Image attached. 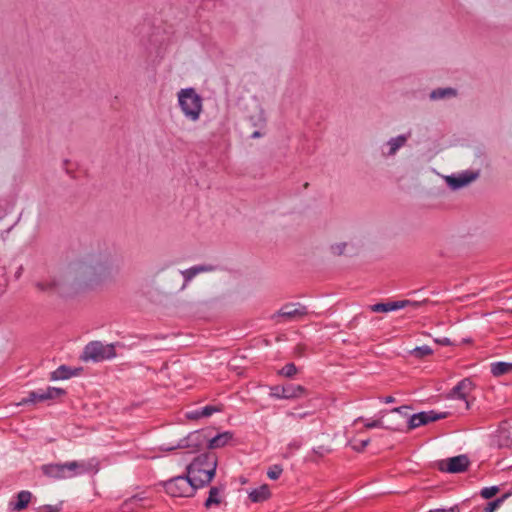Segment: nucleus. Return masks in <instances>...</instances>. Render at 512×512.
<instances>
[{
	"instance_id": "23",
	"label": "nucleus",
	"mask_w": 512,
	"mask_h": 512,
	"mask_svg": "<svg viewBox=\"0 0 512 512\" xmlns=\"http://www.w3.org/2000/svg\"><path fill=\"white\" fill-rule=\"evenodd\" d=\"M491 373L495 377H500L504 374L512 372V363L508 362H494L491 364Z\"/></svg>"
},
{
	"instance_id": "15",
	"label": "nucleus",
	"mask_w": 512,
	"mask_h": 512,
	"mask_svg": "<svg viewBox=\"0 0 512 512\" xmlns=\"http://www.w3.org/2000/svg\"><path fill=\"white\" fill-rule=\"evenodd\" d=\"M216 270V267L211 264H202L190 267L188 269L182 270L181 275L184 278V283L182 285V289H185L189 282L201 273L213 272Z\"/></svg>"
},
{
	"instance_id": "44",
	"label": "nucleus",
	"mask_w": 512,
	"mask_h": 512,
	"mask_svg": "<svg viewBox=\"0 0 512 512\" xmlns=\"http://www.w3.org/2000/svg\"><path fill=\"white\" fill-rule=\"evenodd\" d=\"M261 136V133L259 131H255L252 133L251 138H258Z\"/></svg>"
},
{
	"instance_id": "38",
	"label": "nucleus",
	"mask_w": 512,
	"mask_h": 512,
	"mask_svg": "<svg viewBox=\"0 0 512 512\" xmlns=\"http://www.w3.org/2000/svg\"><path fill=\"white\" fill-rule=\"evenodd\" d=\"M307 414H308L307 412L302 413V414H296V413H293V412H289V413H288V416H291V417H293V418H295V419H298V418H303V417H305Z\"/></svg>"
},
{
	"instance_id": "17",
	"label": "nucleus",
	"mask_w": 512,
	"mask_h": 512,
	"mask_svg": "<svg viewBox=\"0 0 512 512\" xmlns=\"http://www.w3.org/2000/svg\"><path fill=\"white\" fill-rule=\"evenodd\" d=\"M224 500V488L213 486L210 488L208 497L204 502L206 509H211L214 506H219Z\"/></svg>"
},
{
	"instance_id": "11",
	"label": "nucleus",
	"mask_w": 512,
	"mask_h": 512,
	"mask_svg": "<svg viewBox=\"0 0 512 512\" xmlns=\"http://www.w3.org/2000/svg\"><path fill=\"white\" fill-rule=\"evenodd\" d=\"M447 413H437L435 411H427L413 414L408 419V430H413L422 425L446 418Z\"/></svg>"
},
{
	"instance_id": "7",
	"label": "nucleus",
	"mask_w": 512,
	"mask_h": 512,
	"mask_svg": "<svg viewBox=\"0 0 512 512\" xmlns=\"http://www.w3.org/2000/svg\"><path fill=\"white\" fill-rule=\"evenodd\" d=\"M479 174V170H466L445 176V181L451 189L457 190L475 181L479 177Z\"/></svg>"
},
{
	"instance_id": "22",
	"label": "nucleus",
	"mask_w": 512,
	"mask_h": 512,
	"mask_svg": "<svg viewBox=\"0 0 512 512\" xmlns=\"http://www.w3.org/2000/svg\"><path fill=\"white\" fill-rule=\"evenodd\" d=\"M77 370H72L70 367L66 365L59 366L56 370L50 373V380L57 381V380H66L73 376H75Z\"/></svg>"
},
{
	"instance_id": "21",
	"label": "nucleus",
	"mask_w": 512,
	"mask_h": 512,
	"mask_svg": "<svg viewBox=\"0 0 512 512\" xmlns=\"http://www.w3.org/2000/svg\"><path fill=\"white\" fill-rule=\"evenodd\" d=\"M271 495L269 486L263 484L249 492V499L254 503H259L267 500Z\"/></svg>"
},
{
	"instance_id": "18",
	"label": "nucleus",
	"mask_w": 512,
	"mask_h": 512,
	"mask_svg": "<svg viewBox=\"0 0 512 512\" xmlns=\"http://www.w3.org/2000/svg\"><path fill=\"white\" fill-rule=\"evenodd\" d=\"M31 498V492L26 490L20 491L16 496V500L8 503V509L12 512L21 511L28 506Z\"/></svg>"
},
{
	"instance_id": "35",
	"label": "nucleus",
	"mask_w": 512,
	"mask_h": 512,
	"mask_svg": "<svg viewBox=\"0 0 512 512\" xmlns=\"http://www.w3.org/2000/svg\"><path fill=\"white\" fill-rule=\"evenodd\" d=\"M369 442H370L369 439L362 440L358 444H354L352 446V448H353V450H355L357 452H362L368 446Z\"/></svg>"
},
{
	"instance_id": "25",
	"label": "nucleus",
	"mask_w": 512,
	"mask_h": 512,
	"mask_svg": "<svg viewBox=\"0 0 512 512\" xmlns=\"http://www.w3.org/2000/svg\"><path fill=\"white\" fill-rule=\"evenodd\" d=\"M406 141H407V136H405V135H399V136H397L395 138L390 139L387 142V145L389 147L387 155L388 156L394 155L399 148L404 146Z\"/></svg>"
},
{
	"instance_id": "1",
	"label": "nucleus",
	"mask_w": 512,
	"mask_h": 512,
	"mask_svg": "<svg viewBox=\"0 0 512 512\" xmlns=\"http://www.w3.org/2000/svg\"><path fill=\"white\" fill-rule=\"evenodd\" d=\"M217 457L213 453H204L196 457L187 467V474L197 488L208 485L215 476Z\"/></svg>"
},
{
	"instance_id": "47",
	"label": "nucleus",
	"mask_w": 512,
	"mask_h": 512,
	"mask_svg": "<svg viewBox=\"0 0 512 512\" xmlns=\"http://www.w3.org/2000/svg\"><path fill=\"white\" fill-rule=\"evenodd\" d=\"M485 512V511H484Z\"/></svg>"
},
{
	"instance_id": "20",
	"label": "nucleus",
	"mask_w": 512,
	"mask_h": 512,
	"mask_svg": "<svg viewBox=\"0 0 512 512\" xmlns=\"http://www.w3.org/2000/svg\"><path fill=\"white\" fill-rule=\"evenodd\" d=\"M233 439V433L230 431H225L217 434L216 436L211 437L209 435V449H217L224 447Z\"/></svg>"
},
{
	"instance_id": "2",
	"label": "nucleus",
	"mask_w": 512,
	"mask_h": 512,
	"mask_svg": "<svg viewBox=\"0 0 512 512\" xmlns=\"http://www.w3.org/2000/svg\"><path fill=\"white\" fill-rule=\"evenodd\" d=\"M178 103L185 117L191 121H197L203 107L202 97L194 88L181 89L178 92Z\"/></svg>"
},
{
	"instance_id": "26",
	"label": "nucleus",
	"mask_w": 512,
	"mask_h": 512,
	"mask_svg": "<svg viewBox=\"0 0 512 512\" xmlns=\"http://www.w3.org/2000/svg\"><path fill=\"white\" fill-rule=\"evenodd\" d=\"M59 286L56 279L42 280L35 283V287L41 292L54 291Z\"/></svg>"
},
{
	"instance_id": "24",
	"label": "nucleus",
	"mask_w": 512,
	"mask_h": 512,
	"mask_svg": "<svg viewBox=\"0 0 512 512\" xmlns=\"http://www.w3.org/2000/svg\"><path fill=\"white\" fill-rule=\"evenodd\" d=\"M221 410H222V408L219 406L207 405V406L203 407L202 409L189 414L188 417L191 419H196V418H200V417H209L216 412H220Z\"/></svg>"
},
{
	"instance_id": "10",
	"label": "nucleus",
	"mask_w": 512,
	"mask_h": 512,
	"mask_svg": "<svg viewBox=\"0 0 512 512\" xmlns=\"http://www.w3.org/2000/svg\"><path fill=\"white\" fill-rule=\"evenodd\" d=\"M66 394L65 390L57 387H47L46 389H39L29 393L28 397L24 400L25 403H37L48 400H54Z\"/></svg>"
},
{
	"instance_id": "8",
	"label": "nucleus",
	"mask_w": 512,
	"mask_h": 512,
	"mask_svg": "<svg viewBox=\"0 0 512 512\" xmlns=\"http://www.w3.org/2000/svg\"><path fill=\"white\" fill-rule=\"evenodd\" d=\"M178 448H193L200 450L204 447L209 448V434L206 430H196L191 432L185 439L177 445Z\"/></svg>"
},
{
	"instance_id": "37",
	"label": "nucleus",
	"mask_w": 512,
	"mask_h": 512,
	"mask_svg": "<svg viewBox=\"0 0 512 512\" xmlns=\"http://www.w3.org/2000/svg\"><path fill=\"white\" fill-rule=\"evenodd\" d=\"M37 512H58L56 506L44 505L38 508Z\"/></svg>"
},
{
	"instance_id": "34",
	"label": "nucleus",
	"mask_w": 512,
	"mask_h": 512,
	"mask_svg": "<svg viewBox=\"0 0 512 512\" xmlns=\"http://www.w3.org/2000/svg\"><path fill=\"white\" fill-rule=\"evenodd\" d=\"M347 246V243H339L331 246V251L334 255H342Z\"/></svg>"
},
{
	"instance_id": "32",
	"label": "nucleus",
	"mask_w": 512,
	"mask_h": 512,
	"mask_svg": "<svg viewBox=\"0 0 512 512\" xmlns=\"http://www.w3.org/2000/svg\"><path fill=\"white\" fill-rule=\"evenodd\" d=\"M499 491V488L497 486H491V487H485L481 490V496L484 499H490L494 497Z\"/></svg>"
},
{
	"instance_id": "30",
	"label": "nucleus",
	"mask_w": 512,
	"mask_h": 512,
	"mask_svg": "<svg viewBox=\"0 0 512 512\" xmlns=\"http://www.w3.org/2000/svg\"><path fill=\"white\" fill-rule=\"evenodd\" d=\"M432 352L433 351L429 346L424 345V346L416 347L415 349H413L412 354L416 357L421 358V357L432 354Z\"/></svg>"
},
{
	"instance_id": "28",
	"label": "nucleus",
	"mask_w": 512,
	"mask_h": 512,
	"mask_svg": "<svg viewBox=\"0 0 512 512\" xmlns=\"http://www.w3.org/2000/svg\"><path fill=\"white\" fill-rule=\"evenodd\" d=\"M297 373V367L294 363H288L286 364L280 371L279 374L281 376L291 378Z\"/></svg>"
},
{
	"instance_id": "36",
	"label": "nucleus",
	"mask_w": 512,
	"mask_h": 512,
	"mask_svg": "<svg viewBox=\"0 0 512 512\" xmlns=\"http://www.w3.org/2000/svg\"><path fill=\"white\" fill-rule=\"evenodd\" d=\"M428 512H459L458 506L431 509Z\"/></svg>"
},
{
	"instance_id": "39",
	"label": "nucleus",
	"mask_w": 512,
	"mask_h": 512,
	"mask_svg": "<svg viewBox=\"0 0 512 512\" xmlns=\"http://www.w3.org/2000/svg\"><path fill=\"white\" fill-rule=\"evenodd\" d=\"M382 401L386 404L393 403L395 401L393 396H386L382 398Z\"/></svg>"
},
{
	"instance_id": "33",
	"label": "nucleus",
	"mask_w": 512,
	"mask_h": 512,
	"mask_svg": "<svg viewBox=\"0 0 512 512\" xmlns=\"http://www.w3.org/2000/svg\"><path fill=\"white\" fill-rule=\"evenodd\" d=\"M364 427L366 429H372V428H386L383 425L382 419H375V420H367L364 424Z\"/></svg>"
},
{
	"instance_id": "4",
	"label": "nucleus",
	"mask_w": 512,
	"mask_h": 512,
	"mask_svg": "<svg viewBox=\"0 0 512 512\" xmlns=\"http://www.w3.org/2000/svg\"><path fill=\"white\" fill-rule=\"evenodd\" d=\"M164 487L172 497H191L198 489L188 475L174 477L165 482Z\"/></svg>"
},
{
	"instance_id": "29",
	"label": "nucleus",
	"mask_w": 512,
	"mask_h": 512,
	"mask_svg": "<svg viewBox=\"0 0 512 512\" xmlns=\"http://www.w3.org/2000/svg\"><path fill=\"white\" fill-rule=\"evenodd\" d=\"M283 472V468L280 465H272L267 471V476L271 480H277Z\"/></svg>"
},
{
	"instance_id": "5",
	"label": "nucleus",
	"mask_w": 512,
	"mask_h": 512,
	"mask_svg": "<svg viewBox=\"0 0 512 512\" xmlns=\"http://www.w3.org/2000/svg\"><path fill=\"white\" fill-rule=\"evenodd\" d=\"M307 395V390L302 385L286 384L270 387V396L275 399L294 400Z\"/></svg>"
},
{
	"instance_id": "42",
	"label": "nucleus",
	"mask_w": 512,
	"mask_h": 512,
	"mask_svg": "<svg viewBox=\"0 0 512 512\" xmlns=\"http://www.w3.org/2000/svg\"><path fill=\"white\" fill-rule=\"evenodd\" d=\"M86 267H87L86 263H80L79 265H77V267L75 269L76 270H83Z\"/></svg>"
},
{
	"instance_id": "41",
	"label": "nucleus",
	"mask_w": 512,
	"mask_h": 512,
	"mask_svg": "<svg viewBox=\"0 0 512 512\" xmlns=\"http://www.w3.org/2000/svg\"><path fill=\"white\" fill-rule=\"evenodd\" d=\"M436 342H438V343H440L442 345H450L451 344V342H450V340L448 338H443L441 340H436Z\"/></svg>"
},
{
	"instance_id": "31",
	"label": "nucleus",
	"mask_w": 512,
	"mask_h": 512,
	"mask_svg": "<svg viewBox=\"0 0 512 512\" xmlns=\"http://www.w3.org/2000/svg\"><path fill=\"white\" fill-rule=\"evenodd\" d=\"M508 497V495H504L501 498H498L490 503L487 504L484 511L485 512H494L502 503L503 501Z\"/></svg>"
},
{
	"instance_id": "16",
	"label": "nucleus",
	"mask_w": 512,
	"mask_h": 512,
	"mask_svg": "<svg viewBox=\"0 0 512 512\" xmlns=\"http://www.w3.org/2000/svg\"><path fill=\"white\" fill-rule=\"evenodd\" d=\"M42 473L53 480H65L63 463H51L41 466Z\"/></svg>"
},
{
	"instance_id": "45",
	"label": "nucleus",
	"mask_w": 512,
	"mask_h": 512,
	"mask_svg": "<svg viewBox=\"0 0 512 512\" xmlns=\"http://www.w3.org/2000/svg\"><path fill=\"white\" fill-rule=\"evenodd\" d=\"M363 418L362 417H358L356 420H355V423L358 422V421H361Z\"/></svg>"
},
{
	"instance_id": "3",
	"label": "nucleus",
	"mask_w": 512,
	"mask_h": 512,
	"mask_svg": "<svg viewBox=\"0 0 512 512\" xmlns=\"http://www.w3.org/2000/svg\"><path fill=\"white\" fill-rule=\"evenodd\" d=\"M116 356L114 344H103L100 341H92L88 343L82 354L84 361L102 362L112 359Z\"/></svg>"
},
{
	"instance_id": "27",
	"label": "nucleus",
	"mask_w": 512,
	"mask_h": 512,
	"mask_svg": "<svg viewBox=\"0 0 512 512\" xmlns=\"http://www.w3.org/2000/svg\"><path fill=\"white\" fill-rule=\"evenodd\" d=\"M456 95V91L452 88H438L430 94L431 99L438 100Z\"/></svg>"
},
{
	"instance_id": "6",
	"label": "nucleus",
	"mask_w": 512,
	"mask_h": 512,
	"mask_svg": "<svg viewBox=\"0 0 512 512\" xmlns=\"http://www.w3.org/2000/svg\"><path fill=\"white\" fill-rule=\"evenodd\" d=\"M99 463L95 459L87 461H70L63 463L66 479L76 477L89 472H97Z\"/></svg>"
},
{
	"instance_id": "19",
	"label": "nucleus",
	"mask_w": 512,
	"mask_h": 512,
	"mask_svg": "<svg viewBox=\"0 0 512 512\" xmlns=\"http://www.w3.org/2000/svg\"><path fill=\"white\" fill-rule=\"evenodd\" d=\"M409 303L407 300L403 301H395V302H389V303H377L370 306L371 311L376 313H386L390 311H395L398 309H402L406 307V305Z\"/></svg>"
},
{
	"instance_id": "9",
	"label": "nucleus",
	"mask_w": 512,
	"mask_h": 512,
	"mask_svg": "<svg viewBox=\"0 0 512 512\" xmlns=\"http://www.w3.org/2000/svg\"><path fill=\"white\" fill-rule=\"evenodd\" d=\"M305 315H307L306 307L300 304L289 303L284 305L277 313L273 314L271 318L279 323V318L292 321L301 319Z\"/></svg>"
},
{
	"instance_id": "40",
	"label": "nucleus",
	"mask_w": 512,
	"mask_h": 512,
	"mask_svg": "<svg viewBox=\"0 0 512 512\" xmlns=\"http://www.w3.org/2000/svg\"><path fill=\"white\" fill-rule=\"evenodd\" d=\"M288 448L292 449V450H297L300 448V443L294 441L292 443L289 444Z\"/></svg>"
},
{
	"instance_id": "43",
	"label": "nucleus",
	"mask_w": 512,
	"mask_h": 512,
	"mask_svg": "<svg viewBox=\"0 0 512 512\" xmlns=\"http://www.w3.org/2000/svg\"><path fill=\"white\" fill-rule=\"evenodd\" d=\"M404 408H407V407L406 406L397 407V408L392 409L391 412L400 413L402 411V409H404Z\"/></svg>"
},
{
	"instance_id": "12",
	"label": "nucleus",
	"mask_w": 512,
	"mask_h": 512,
	"mask_svg": "<svg viewBox=\"0 0 512 512\" xmlns=\"http://www.w3.org/2000/svg\"><path fill=\"white\" fill-rule=\"evenodd\" d=\"M469 466V459L466 455H458L441 463V470L449 473L464 472Z\"/></svg>"
},
{
	"instance_id": "46",
	"label": "nucleus",
	"mask_w": 512,
	"mask_h": 512,
	"mask_svg": "<svg viewBox=\"0 0 512 512\" xmlns=\"http://www.w3.org/2000/svg\"><path fill=\"white\" fill-rule=\"evenodd\" d=\"M391 429H393V430H400L399 427H391Z\"/></svg>"
},
{
	"instance_id": "14",
	"label": "nucleus",
	"mask_w": 512,
	"mask_h": 512,
	"mask_svg": "<svg viewBox=\"0 0 512 512\" xmlns=\"http://www.w3.org/2000/svg\"><path fill=\"white\" fill-rule=\"evenodd\" d=\"M474 388L473 382L469 378H465L461 380L450 392V396L452 398H457L465 401L466 409L469 408V402L467 397L472 392Z\"/></svg>"
},
{
	"instance_id": "13",
	"label": "nucleus",
	"mask_w": 512,
	"mask_h": 512,
	"mask_svg": "<svg viewBox=\"0 0 512 512\" xmlns=\"http://www.w3.org/2000/svg\"><path fill=\"white\" fill-rule=\"evenodd\" d=\"M495 443L499 447L512 446V421H504L500 424L495 434Z\"/></svg>"
}]
</instances>
